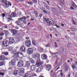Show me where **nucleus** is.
Returning a JSON list of instances; mask_svg holds the SVG:
<instances>
[{"label":"nucleus","instance_id":"nucleus-1","mask_svg":"<svg viewBox=\"0 0 77 77\" xmlns=\"http://www.w3.org/2000/svg\"><path fill=\"white\" fill-rule=\"evenodd\" d=\"M27 19V17L25 16L22 17L21 18L18 19V20L15 22V23L18 26H19L20 27L23 26V23H21V21H23Z\"/></svg>","mask_w":77,"mask_h":77},{"label":"nucleus","instance_id":"nucleus-2","mask_svg":"<svg viewBox=\"0 0 77 77\" xmlns=\"http://www.w3.org/2000/svg\"><path fill=\"white\" fill-rule=\"evenodd\" d=\"M17 17V15L16 13L15 12H14L11 14V15H7L6 16L7 19L8 20V23L11 24L12 23V20L13 21L14 20L13 19H11L12 18V17Z\"/></svg>","mask_w":77,"mask_h":77},{"label":"nucleus","instance_id":"nucleus-3","mask_svg":"<svg viewBox=\"0 0 77 77\" xmlns=\"http://www.w3.org/2000/svg\"><path fill=\"white\" fill-rule=\"evenodd\" d=\"M44 22H45V23L48 26H50V25H51V24H53L54 22L51 19H44L43 20Z\"/></svg>","mask_w":77,"mask_h":77},{"label":"nucleus","instance_id":"nucleus-4","mask_svg":"<svg viewBox=\"0 0 77 77\" xmlns=\"http://www.w3.org/2000/svg\"><path fill=\"white\" fill-rule=\"evenodd\" d=\"M2 3H4L5 5V8H9V6H11L12 5L11 3L10 2H8V1L6 0H2Z\"/></svg>","mask_w":77,"mask_h":77},{"label":"nucleus","instance_id":"nucleus-5","mask_svg":"<svg viewBox=\"0 0 77 77\" xmlns=\"http://www.w3.org/2000/svg\"><path fill=\"white\" fill-rule=\"evenodd\" d=\"M10 42L8 40H4L2 43V45L3 47H8L9 45Z\"/></svg>","mask_w":77,"mask_h":77},{"label":"nucleus","instance_id":"nucleus-6","mask_svg":"<svg viewBox=\"0 0 77 77\" xmlns=\"http://www.w3.org/2000/svg\"><path fill=\"white\" fill-rule=\"evenodd\" d=\"M33 51V48H29L28 49L27 51V53L28 54H32Z\"/></svg>","mask_w":77,"mask_h":77},{"label":"nucleus","instance_id":"nucleus-7","mask_svg":"<svg viewBox=\"0 0 77 77\" xmlns=\"http://www.w3.org/2000/svg\"><path fill=\"white\" fill-rule=\"evenodd\" d=\"M24 65V62L23 60L19 61L17 63V66L18 67H22Z\"/></svg>","mask_w":77,"mask_h":77},{"label":"nucleus","instance_id":"nucleus-8","mask_svg":"<svg viewBox=\"0 0 77 77\" xmlns=\"http://www.w3.org/2000/svg\"><path fill=\"white\" fill-rule=\"evenodd\" d=\"M15 63H16V60L14 59L11 60V62L9 63V64L10 65H13V66H15Z\"/></svg>","mask_w":77,"mask_h":77},{"label":"nucleus","instance_id":"nucleus-9","mask_svg":"<svg viewBox=\"0 0 77 77\" xmlns=\"http://www.w3.org/2000/svg\"><path fill=\"white\" fill-rule=\"evenodd\" d=\"M20 50L21 51H23L24 53H25L26 51V47L24 46H22L20 48Z\"/></svg>","mask_w":77,"mask_h":77},{"label":"nucleus","instance_id":"nucleus-10","mask_svg":"<svg viewBox=\"0 0 77 77\" xmlns=\"http://www.w3.org/2000/svg\"><path fill=\"white\" fill-rule=\"evenodd\" d=\"M25 45L27 47H29L31 46V42L30 41H26L25 43Z\"/></svg>","mask_w":77,"mask_h":77},{"label":"nucleus","instance_id":"nucleus-11","mask_svg":"<svg viewBox=\"0 0 77 77\" xmlns=\"http://www.w3.org/2000/svg\"><path fill=\"white\" fill-rule=\"evenodd\" d=\"M42 63L41 61H39L38 63H36L35 66L37 67H42Z\"/></svg>","mask_w":77,"mask_h":77},{"label":"nucleus","instance_id":"nucleus-12","mask_svg":"<svg viewBox=\"0 0 77 77\" xmlns=\"http://www.w3.org/2000/svg\"><path fill=\"white\" fill-rule=\"evenodd\" d=\"M9 42L10 44H12L15 43V40L13 38H9Z\"/></svg>","mask_w":77,"mask_h":77},{"label":"nucleus","instance_id":"nucleus-13","mask_svg":"<svg viewBox=\"0 0 77 77\" xmlns=\"http://www.w3.org/2000/svg\"><path fill=\"white\" fill-rule=\"evenodd\" d=\"M41 57L43 60H45L47 58V56L45 54H43L41 55Z\"/></svg>","mask_w":77,"mask_h":77},{"label":"nucleus","instance_id":"nucleus-14","mask_svg":"<svg viewBox=\"0 0 77 77\" xmlns=\"http://www.w3.org/2000/svg\"><path fill=\"white\" fill-rule=\"evenodd\" d=\"M32 44L33 45H34V46H36L38 43H37V42H36V41L34 40H32Z\"/></svg>","mask_w":77,"mask_h":77},{"label":"nucleus","instance_id":"nucleus-15","mask_svg":"<svg viewBox=\"0 0 77 77\" xmlns=\"http://www.w3.org/2000/svg\"><path fill=\"white\" fill-rule=\"evenodd\" d=\"M36 69V66L35 65H32L31 67V69L32 71H34Z\"/></svg>","mask_w":77,"mask_h":77},{"label":"nucleus","instance_id":"nucleus-16","mask_svg":"<svg viewBox=\"0 0 77 77\" xmlns=\"http://www.w3.org/2000/svg\"><path fill=\"white\" fill-rule=\"evenodd\" d=\"M11 32L13 35H15V34L17 33V30L15 29H13L11 30Z\"/></svg>","mask_w":77,"mask_h":77},{"label":"nucleus","instance_id":"nucleus-17","mask_svg":"<svg viewBox=\"0 0 77 77\" xmlns=\"http://www.w3.org/2000/svg\"><path fill=\"white\" fill-rule=\"evenodd\" d=\"M26 66L27 67H29L30 66V63L29 61H27L26 62V64H25Z\"/></svg>","mask_w":77,"mask_h":77},{"label":"nucleus","instance_id":"nucleus-18","mask_svg":"<svg viewBox=\"0 0 77 77\" xmlns=\"http://www.w3.org/2000/svg\"><path fill=\"white\" fill-rule=\"evenodd\" d=\"M5 59V57L4 55L0 56V60H4Z\"/></svg>","mask_w":77,"mask_h":77},{"label":"nucleus","instance_id":"nucleus-19","mask_svg":"<svg viewBox=\"0 0 77 77\" xmlns=\"http://www.w3.org/2000/svg\"><path fill=\"white\" fill-rule=\"evenodd\" d=\"M29 59L32 64H34V63H35V61L32 58H29Z\"/></svg>","mask_w":77,"mask_h":77},{"label":"nucleus","instance_id":"nucleus-20","mask_svg":"<svg viewBox=\"0 0 77 77\" xmlns=\"http://www.w3.org/2000/svg\"><path fill=\"white\" fill-rule=\"evenodd\" d=\"M45 66L46 68L49 69H51V65L50 64H48L46 65Z\"/></svg>","mask_w":77,"mask_h":77},{"label":"nucleus","instance_id":"nucleus-21","mask_svg":"<svg viewBox=\"0 0 77 77\" xmlns=\"http://www.w3.org/2000/svg\"><path fill=\"white\" fill-rule=\"evenodd\" d=\"M5 63H6V62L5 61H2L0 62V66L4 65H5Z\"/></svg>","mask_w":77,"mask_h":77},{"label":"nucleus","instance_id":"nucleus-22","mask_svg":"<svg viewBox=\"0 0 77 77\" xmlns=\"http://www.w3.org/2000/svg\"><path fill=\"white\" fill-rule=\"evenodd\" d=\"M18 71L17 70H15L14 71L13 74L14 75H17Z\"/></svg>","mask_w":77,"mask_h":77},{"label":"nucleus","instance_id":"nucleus-23","mask_svg":"<svg viewBox=\"0 0 77 77\" xmlns=\"http://www.w3.org/2000/svg\"><path fill=\"white\" fill-rule=\"evenodd\" d=\"M21 56H23V53H18L17 54V56L18 57H20Z\"/></svg>","mask_w":77,"mask_h":77},{"label":"nucleus","instance_id":"nucleus-24","mask_svg":"<svg viewBox=\"0 0 77 77\" xmlns=\"http://www.w3.org/2000/svg\"><path fill=\"white\" fill-rule=\"evenodd\" d=\"M13 49V48L11 47H9L8 48V49L9 51H13V50H14Z\"/></svg>","mask_w":77,"mask_h":77},{"label":"nucleus","instance_id":"nucleus-25","mask_svg":"<svg viewBox=\"0 0 77 77\" xmlns=\"http://www.w3.org/2000/svg\"><path fill=\"white\" fill-rule=\"evenodd\" d=\"M44 5L45 7L47 9H50L49 7H48V5H47L45 3H44Z\"/></svg>","mask_w":77,"mask_h":77},{"label":"nucleus","instance_id":"nucleus-26","mask_svg":"<svg viewBox=\"0 0 77 77\" xmlns=\"http://www.w3.org/2000/svg\"><path fill=\"white\" fill-rule=\"evenodd\" d=\"M32 57L33 58H35V57H37V54L35 53H34L32 55Z\"/></svg>","mask_w":77,"mask_h":77},{"label":"nucleus","instance_id":"nucleus-27","mask_svg":"<svg viewBox=\"0 0 77 77\" xmlns=\"http://www.w3.org/2000/svg\"><path fill=\"white\" fill-rule=\"evenodd\" d=\"M5 33L6 36H8L9 35V32L8 31H5Z\"/></svg>","mask_w":77,"mask_h":77},{"label":"nucleus","instance_id":"nucleus-28","mask_svg":"<svg viewBox=\"0 0 77 77\" xmlns=\"http://www.w3.org/2000/svg\"><path fill=\"white\" fill-rule=\"evenodd\" d=\"M24 72H20L19 73V75H20V76H23V75H24Z\"/></svg>","mask_w":77,"mask_h":77},{"label":"nucleus","instance_id":"nucleus-29","mask_svg":"<svg viewBox=\"0 0 77 77\" xmlns=\"http://www.w3.org/2000/svg\"><path fill=\"white\" fill-rule=\"evenodd\" d=\"M60 51L62 52L64 51V49L63 47H61L60 48Z\"/></svg>","mask_w":77,"mask_h":77},{"label":"nucleus","instance_id":"nucleus-30","mask_svg":"<svg viewBox=\"0 0 77 77\" xmlns=\"http://www.w3.org/2000/svg\"><path fill=\"white\" fill-rule=\"evenodd\" d=\"M59 1L60 3H62V4H63V5H64V4H65V1H64V0H59Z\"/></svg>","mask_w":77,"mask_h":77},{"label":"nucleus","instance_id":"nucleus-31","mask_svg":"<svg viewBox=\"0 0 77 77\" xmlns=\"http://www.w3.org/2000/svg\"><path fill=\"white\" fill-rule=\"evenodd\" d=\"M34 14H35V16L36 18H37L38 17V12L36 11H34Z\"/></svg>","mask_w":77,"mask_h":77},{"label":"nucleus","instance_id":"nucleus-32","mask_svg":"<svg viewBox=\"0 0 77 77\" xmlns=\"http://www.w3.org/2000/svg\"><path fill=\"white\" fill-rule=\"evenodd\" d=\"M43 12H44L45 13V14H48V15H49L50 14V13H49V12H48L47 11H46L45 10H43Z\"/></svg>","mask_w":77,"mask_h":77},{"label":"nucleus","instance_id":"nucleus-33","mask_svg":"<svg viewBox=\"0 0 77 77\" xmlns=\"http://www.w3.org/2000/svg\"><path fill=\"white\" fill-rule=\"evenodd\" d=\"M41 68L39 67L37 69V72H41Z\"/></svg>","mask_w":77,"mask_h":77},{"label":"nucleus","instance_id":"nucleus-34","mask_svg":"<svg viewBox=\"0 0 77 77\" xmlns=\"http://www.w3.org/2000/svg\"><path fill=\"white\" fill-rule=\"evenodd\" d=\"M24 69L23 68H22L20 69V71L21 72H24Z\"/></svg>","mask_w":77,"mask_h":77},{"label":"nucleus","instance_id":"nucleus-35","mask_svg":"<svg viewBox=\"0 0 77 77\" xmlns=\"http://www.w3.org/2000/svg\"><path fill=\"white\" fill-rule=\"evenodd\" d=\"M45 46L46 47H49L50 46V43H48L46 45H45Z\"/></svg>","mask_w":77,"mask_h":77},{"label":"nucleus","instance_id":"nucleus-36","mask_svg":"<svg viewBox=\"0 0 77 77\" xmlns=\"http://www.w3.org/2000/svg\"><path fill=\"white\" fill-rule=\"evenodd\" d=\"M71 43H68L67 44V47H68V48H69V47H70V46H71Z\"/></svg>","mask_w":77,"mask_h":77},{"label":"nucleus","instance_id":"nucleus-37","mask_svg":"<svg viewBox=\"0 0 77 77\" xmlns=\"http://www.w3.org/2000/svg\"><path fill=\"white\" fill-rule=\"evenodd\" d=\"M35 76H36V75L35 74H32V76H29V77H35Z\"/></svg>","mask_w":77,"mask_h":77},{"label":"nucleus","instance_id":"nucleus-38","mask_svg":"<svg viewBox=\"0 0 77 77\" xmlns=\"http://www.w3.org/2000/svg\"><path fill=\"white\" fill-rule=\"evenodd\" d=\"M68 70V67L67 66H66L65 67V71H67Z\"/></svg>","mask_w":77,"mask_h":77},{"label":"nucleus","instance_id":"nucleus-39","mask_svg":"<svg viewBox=\"0 0 77 77\" xmlns=\"http://www.w3.org/2000/svg\"><path fill=\"white\" fill-rule=\"evenodd\" d=\"M3 35H4V33H3V32H2L0 33V36H3Z\"/></svg>","mask_w":77,"mask_h":77},{"label":"nucleus","instance_id":"nucleus-40","mask_svg":"<svg viewBox=\"0 0 77 77\" xmlns=\"http://www.w3.org/2000/svg\"><path fill=\"white\" fill-rule=\"evenodd\" d=\"M16 53V51L13 49V50L12 51V53L14 54V53Z\"/></svg>","mask_w":77,"mask_h":77},{"label":"nucleus","instance_id":"nucleus-41","mask_svg":"<svg viewBox=\"0 0 77 77\" xmlns=\"http://www.w3.org/2000/svg\"><path fill=\"white\" fill-rule=\"evenodd\" d=\"M1 71L0 70V75H4L5 74L1 72Z\"/></svg>","mask_w":77,"mask_h":77},{"label":"nucleus","instance_id":"nucleus-42","mask_svg":"<svg viewBox=\"0 0 77 77\" xmlns=\"http://www.w3.org/2000/svg\"><path fill=\"white\" fill-rule=\"evenodd\" d=\"M72 67L73 69H75V68H76V66L75 65H73V66H72Z\"/></svg>","mask_w":77,"mask_h":77},{"label":"nucleus","instance_id":"nucleus-43","mask_svg":"<svg viewBox=\"0 0 77 77\" xmlns=\"http://www.w3.org/2000/svg\"><path fill=\"white\" fill-rule=\"evenodd\" d=\"M52 53L53 54V55H54V54H59V53L58 52H55V53Z\"/></svg>","mask_w":77,"mask_h":77},{"label":"nucleus","instance_id":"nucleus-44","mask_svg":"<svg viewBox=\"0 0 77 77\" xmlns=\"http://www.w3.org/2000/svg\"><path fill=\"white\" fill-rule=\"evenodd\" d=\"M4 54L5 55H6V56H7V55H8V52H5L4 53Z\"/></svg>","mask_w":77,"mask_h":77},{"label":"nucleus","instance_id":"nucleus-45","mask_svg":"<svg viewBox=\"0 0 77 77\" xmlns=\"http://www.w3.org/2000/svg\"><path fill=\"white\" fill-rule=\"evenodd\" d=\"M43 50V49L42 48H39V51H42Z\"/></svg>","mask_w":77,"mask_h":77},{"label":"nucleus","instance_id":"nucleus-46","mask_svg":"<svg viewBox=\"0 0 77 77\" xmlns=\"http://www.w3.org/2000/svg\"><path fill=\"white\" fill-rule=\"evenodd\" d=\"M70 30H72V31H75V29L73 28H72L70 29Z\"/></svg>","mask_w":77,"mask_h":77},{"label":"nucleus","instance_id":"nucleus-47","mask_svg":"<svg viewBox=\"0 0 77 77\" xmlns=\"http://www.w3.org/2000/svg\"><path fill=\"white\" fill-rule=\"evenodd\" d=\"M69 9H70V10H71V9L72 10H74V8H72V7H70Z\"/></svg>","mask_w":77,"mask_h":77},{"label":"nucleus","instance_id":"nucleus-48","mask_svg":"<svg viewBox=\"0 0 77 77\" xmlns=\"http://www.w3.org/2000/svg\"><path fill=\"white\" fill-rule=\"evenodd\" d=\"M34 3H37V0H33Z\"/></svg>","mask_w":77,"mask_h":77},{"label":"nucleus","instance_id":"nucleus-49","mask_svg":"<svg viewBox=\"0 0 77 77\" xmlns=\"http://www.w3.org/2000/svg\"><path fill=\"white\" fill-rule=\"evenodd\" d=\"M59 13V14H61V15H63V12L62 11H60Z\"/></svg>","mask_w":77,"mask_h":77},{"label":"nucleus","instance_id":"nucleus-50","mask_svg":"<svg viewBox=\"0 0 77 77\" xmlns=\"http://www.w3.org/2000/svg\"><path fill=\"white\" fill-rule=\"evenodd\" d=\"M5 14L4 13L2 14V17L3 18H4V17H5Z\"/></svg>","mask_w":77,"mask_h":77},{"label":"nucleus","instance_id":"nucleus-51","mask_svg":"<svg viewBox=\"0 0 77 77\" xmlns=\"http://www.w3.org/2000/svg\"><path fill=\"white\" fill-rule=\"evenodd\" d=\"M55 26L57 27V28H60V26L57 25H55Z\"/></svg>","mask_w":77,"mask_h":77},{"label":"nucleus","instance_id":"nucleus-52","mask_svg":"<svg viewBox=\"0 0 77 77\" xmlns=\"http://www.w3.org/2000/svg\"><path fill=\"white\" fill-rule=\"evenodd\" d=\"M73 24H74V25H75V22L73 20L72 21Z\"/></svg>","mask_w":77,"mask_h":77},{"label":"nucleus","instance_id":"nucleus-53","mask_svg":"<svg viewBox=\"0 0 77 77\" xmlns=\"http://www.w3.org/2000/svg\"><path fill=\"white\" fill-rule=\"evenodd\" d=\"M42 14H39V16L40 17V18H41V17H42Z\"/></svg>","mask_w":77,"mask_h":77},{"label":"nucleus","instance_id":"nucleus-54","mask_svg":"<svg viewBox=\"0 0 77 77\" xmlns=\"http://www.w3.org/2000/svg\"><path fill=\"white\" fill-rule=\"evenodd\" d=\"M28 4L29 5H33V3L32 2H28Z\"/></svg>","mask_w":77,"mask_h":77},{"label":"nucleus","instance_id":"nucleus-55","mask_svg":"<svg viewBox=\"0 0 77 77\" xmlns=\"http://www.w3.org/2000/svg\"><path fill=\"white\" fill-rule=\"evenodd\" d=\"M15 29H19V28L17 26H16L15 27Z\"/></svg>","mask_w":77,"mask_h":77},{"label":"nucleus","instance_id":"nucleus-56","mask_svg":"<svg viewBox=\"0 0 77 77\" xmlns=\"http://www.w3.org/2000/svg\"><path fill=\"white\" fill-rule=\"evenodd\" d=\"M55 47H58V46L57 45V44H55Z\"/></svg>","mask_w":77,"mask_h":77},{"label":"nucleus","instance_id":"nucleus-57","mask_svg":"<svg viewBox=\"0 0 77 77\" xmlns=\"http://www.w3.org/2000/svg\"><path fill=\"white\" fill-rule=\"evenodd\" d=\"M2 39H3V37H0V41L1 40H2Z\"/></svg>","mask_w":77,"mask_h":77},{"label":"nucleus","instance_id":"nucleus-58","mask_svg":"<svg viewBox=\"0 0 77 77\" xmlns=\"http://www.w3.org/2000/svg\"><path fill=\"white\" fill-rule=\"evenodd\" d=\"M60 75L61 76V77H62V75H63V73H61L60 74Z\"/></svg>","mask_w":77,"mask_h":77},{"label":"nucleus","instance_id":"nucleus-59","mask_svg":"<svg viewBox=\"0 0 77 77\" xmlns=\"http://www.w3.org/2000/svg\"><path fill=\"white\" fill-rule=\"evenodd\" d=\"M53 11H56V10H55V8H52Z\"/></svg>","mask_w":77,"mask_h":77},{"label":"nucleus","instance_id":"nucleus-60","mask_svg":"<svg viewBox=\"0 0 77 77\" xmlns=\"http://www.w3.org/2000/svg\"><path fill=\"white\" fill-rule=\"evenodd\" d=\"M75 65H77V62L75 63Z\"/></svg>","mask_w":77,"mask_h":77},{"label":"nucleus","instance_id":"nucleus-61","mask_svg":"<svg viewBox=\"0 0 77 77\" xmlns=\"http://www.w3.org/2000/svg\"><path fill=\"white\" fill-rule=\"evenodd\" d=\"M23 23H24V24H26V23H27V22L26 21H24Z\"/></svg>","mask_w":77,"mask_h":77},{"label":"nucleus","instance_id":"nucleus-62","mask_svg":"<svg viewBox=\"0 0 77 77\" xmlns=\"http://www.w3.org/2000/svg\"><path fill=\"white\" fill-rule=\"evenodd\" d=\"M60 69V67H58L57 68V69H56L57 71L58 69Z\"/></svg>","mask_w":77,"mask_h":77},{"label":"nucleus","instance_id":"nucleus-63","mask_svg":"<svg viewBox=\"0 0 77 77\" xmlns=\"http://www.w3.org/2000/svg\"><path fill=\"white\" fill-rule=\"evenodd\" d=\"M30 23H31L30 22H29V23H28V26H29V25H30Z\"/></svg>","mask_w":77,"mask_h":77},{"label":"nucleus","instance_id":"nucleus-64","mask_svg":"<svg viewBox=\"0 0 77 77\" xmlns=\"http://www.w3.org/2000/svg\"><path fill=\"white\" fill-rule=\"evenodd\" d=\"M26 39H29V37H26Z\"/></svg>","mask_w":77,"mask_h":77}]
</instances>
